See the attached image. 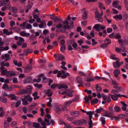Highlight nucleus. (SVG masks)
<instances>
[{"label":"nucleus","instance_id":"14","mask_svg":"<svg viewBox=\"0 0 128 128\" xmlns=\"http://www.w3.org/2000/svg\"><path fill=\"white\" fill-rule=\"evenodd\" d=\"M106 27L105 26H103L100 24H96V30L98 31H99L100 29L103 30Z\"/></svg>","mask_w":128,"mask_h":128},{"label":"nucleus","instance_id":"23","mask_svg":"<svg viewBox=\"0 0 128 128\" xmlns=\"http://www.w3.org/2000/svg\"><path fill=\"white\" fill-rule=\"evenodd\" d=\"M73 124L76 125H82L81 120H75L73 122Z\"/></svg>","mask_w":128,"mask_h":128},{"label":"nucleus","instance_id":"31","mask_svg":"<svg viewBox=\"0 0 128 128\" xmlns=\"http://www.w3.org/2000/svg\"><path fill=\"white\" fill-rule=\"evenodd\" d=\"M0 101L2 102L6 103L7 102L8 100L6 98L0 96Z\"/></svg>","mask_w":128,"mask_h":128},{"label":"nucleus","instance_id":"57","mask_svg":"<svg viewBox=\"0 0 128 128\" xmlns=\"http://www.w3.org/2000/svg\"><path fill=\"white\" fill-rule=\"evenodd\" d=\"M80 76H86V75L85 74H84V73L83 72H81V71H80L78 72Z\"/></svg>","mask_w":128,"mask_h":128},{"label":"nucleus","instance_id":"36","mask_svg":"<svg viewBox=\"0 0 128 128\" xmlns=\"http://www.w3.org/2000/svg\"><path fill=\"white\" fill-rule=\"evenodd\" d=\"M33 126L36 128H39L40 126V124L39 123L34 122L33 123Z\"/></svg>","mask_w":128,"mask_h":128},{"label":"nucleus","instance_id":"37","mask_svg":"<svg viewBox=\"0 0 128 128\" xmlns=\"http://www.w3.org/2000/svg\"><path fill=\"white\" fill-rule=\"evenodd\" d=\"M22 101L23 102L22 104L24 105H27L28 104V102L26 100L25 98H23Z\"/></svg>","mask_w":128,"mask_h":128},{"label":"nucleus","instance_id":"60","mask_svg":"<svg viewBox=\"0 0 128 128\" xmlns=\"http://www.w3.org/2000/svg\"><path fill=\"white\" fill-rule=\"evenodd\" d=\"M128 17V15L126 13L123 16L124 20H125V21H126V19Z\"/></svg>","mask_w":128,"mask_h":128},{"label":"nucleus","instance_id":"7","mask_svg":"<svg viewBox=\"0 0 128 128\" xmlns=\"http://www.w3.org/2000/svg\"><path fill=\"white\" fill-rule=\"evenodd\" d=\"M104 41L105 42H107L106 43H105L101 45V47L102 48H105L107 46L111 43L110 40L108 39H106Z\"/></svg>","mask_w":128,"mask_h":128},{"label":"nucleus","instance_id":"28","mask_svg":"<svg viewBox=\"0 0 128 128\" xmlns=\"http://www.w3.org/2000/svg\"><path fill=\"white\" fill-rule=\"evenodd\" d=\"M114 18L116 20H121L122 19V15L121 14L119 15H116L114 16Z\"/></svg>","mask_w":128,"mask_h":128},{"label":"nucleus","instance_id":"18","mask_svg":"<svg viewBox=\"0 0 128 128\" xmlns=\"http://www.w3.org/2000/svg\"><path fill=\"white\" fill-rule=\"evenodd\" d=\"M57 57L58 59L56 60L57 61L62 60L64 59V56L60 54H58V55Z\"/></svg>","mask_w":128,"mask_h":128},{"label":"nucleus","instance_id":"22","mask_svg":"<svg viewBox=\"0 0 128 128\" xmlns=\"http://www.w3.org/2000/svg\"><path fill=\"white\" fill-rule=\"evenodd\" d=\"M98 5L99 8L101 9V10L102 9L104 10L106 9V8L104 6L103 3L100 2H98Z\"/></svg>","mask_w":128,"mask_h":128},{"label":"nucleus","instance_id":"53","mask_svg":"<svg viewBox=\"0 0 128 128\" xmlns=\"http://www.w3.org/2000/svg\"><path fill=\"white\" fill-rule=\"evenodd\" d=\"M65 49V46L64 45H62L60 48V50L62 52H64Z\"/></svg>","mask_w":128,"mask_h":128},{"label":"nucleus","instance_id":"13","mask_svg":"<svg viewBox=\"0 0 128 128\" xmlns=\"http://www.w3.org/2000/svg\"><path fill=\"white\" fill-rule=\"evenodd\" d=\"M32 65L31 64L28 65L25 68L24 71L25 72H29L32 69Z\"/></svg>","mask_w":128,"mask_h":128},{"label":"nucleus","instance_id":"20","mask_svg":"<svg viewBox=\"0 0 128 128\" xmlns=\"http://www.w3.org/2000/svg\"><path fill=\"white\" fill-rule=\"evenodd\" d=\"M19 38V41L17 42V44L18 45L20 46L21 45V43L24 42V38L22 37H20Z\"/></svg>","mask_w":128,"mask_h":128},{"label":"nucleus","instance_id":"3","mask_svg":"<svg viewBox=\"0 0 128 128\" xmlns=\"http://www.w3.org/2000/svg\"><path fill=\"white\" fill-rule=\"evenodd\" d=\"M103 14V12L102 11L100 14L98 11L96 10V20L98 22H101L103 21V18H102Z\"/></svg>","mask_w":128,"mask_h":128},{"label":"nucleus","instance_id":"44","mask_svg":"<svg viewBox=\"0 0 128 128\" xmlns=\"http://www.w3.org/2000/svg\"><path fill=\"white\" fill-rule=\"evenodd\" d=\"M25 28L27 29H31L32 26L30 24H28L26 25Z\"/></svg>","mask_w":128,"mask_h":128},{"label":"nucleus","instance_id":"16","mask_svg":"<svg viewBox=\"0 0 128 128\" xmlns=\"http://www.w3.org/2000/svg\"><path fill=\"white\" fill-rule=\"evenodd\" d=\"M57 87L58 89H61L62 88L66 89L68 88V86L65 84H58Z\"/></svg>","mask_w":128,"mask_h":128},{"label":"nucleus","instance_id":"4","mask_svg":"<svg viewBox=\"0 0 128 128\" xmlns=\"http://www.w3.org/2000/svg\"><path fill=\"white\" fill-rule=\"evenodd\" d=\"M111 96V94H109L107 96L104 94L102 95L103 100L108 103L110 102L111 100L110 98Z\"/></svg>","mask_w":128,"mask_h":128},{"label":"nucleus","instance_id":"64","mask_svg":"<svg viewBox=\"0 0 128 128\" xmlns=\"http://www.w3.org/2000/svg\"><path fill=\"white\" fill-rule=\"evenodd\" d=\"M58 84H52L51 86V88L54 89V88L56 87H57Z\"/></svg>","mask_w":128,"mask_h":128},{"label":"nucleus","instance_id":"58","mask_svg":"<svg viewBox=\"0 0 128 128\" xmlns=\"http://www.w3.org/2000/svg\"><path fill=\"white\" fill-rule=\"evenodd\" d=\"M61 20V18H60L57 17L55 16L53 20H54L55 22L58 21H59Z\"/></svg>","mask_w":128,"mask_h":128},{"label":"nucleus","instance_id":"48","mask_svg":"<svg viewBox=\"0 0 128 128\" xmlns=\"http://www.w3.org/2000/svg\"><path fill=\"white\" fill-rule=\"evenodd\" d=\"M6 4V2L4 0H3L0 1V7L4 6Z\"/></svg>","mask_w":128,"mask_h":128},{"label":"nucleus","instance_id":"33","mask_svg":"<svg viewBox=\"0 0 128 128\" xmlns=\"http://www.w3.org/2000/svg\"><path fill=\"white\" fill-rule=\"evenodd\" d=\"M95 78H86L85 80L88 82H91L94 80Z\"/></svg>","mask_w":128,"mask_h":128},{"label":"nucleus","instance_id":"5","mask_svg":"<svg viewBox=\"0 0 128 128\" xmlns=\"http://www.w3.org/2000/svg\"><path fill=\"white\" fill-rule=\"evenodd\" d=\"M41 124L43 126H46L47 125H50V122L49 120L47 118H45L44 120V121L41 123Z\"/></svg>","mask_w":128,"mask_h":128},{"label":"nucleus","instance_id":"61","mask_svg":"<svg viewBox=\"0 0 128 128\" xmlns=\"http://www.w3.org/2000/svg\"><path fill=\"white\" fill-rule=\"evenodd\" d=\"M72 46L74 49H76V48L77 47V44L76 42L74 43L72 45Z\"/></svg>","mask_w":128,"mask_h":128},{"label":"nucleus","instance_id":"6","mask_svg":"<svg viewBox=\"0 0 128 128\" xmlns=\"http://www.w3.org/2000/svg\"><path fill=\"white\" fill-rule=\"evenodd\" d=\"M119 2L118 0H114L113 1L112 4V6L115 8H118V9L121 10V6H118V3Z\"/></svg>","mask_w":128,"mask_h":128},{"label":"nucleus","instance_id":"8","mask_svg":"<svg viewBox=\"0 0 128 128\" xmlns=\"http://www.w3.org/2000/svg\"><path fill=\"white\" fill-rule=\"evenodd\" d=\"M2 59L5 58L4 60V61H5L9 60L11 58L10 55L8 54L2 55Z\"/></svg>","mask_w":128,"mask_h":128},{"label":"nucleus","instance_id":"29","mask_svg":"<svg viewBox=\"0 0 128 128\" xmlns=\"http://www.w3.org/2000/svg\"><path fill=\"white\" fill-rule=\"evenodd\" d=\"M72 102V100L66 101L64 103V106L65 107H68L71 104Z\"/></svg>","mask_w":128,"mask_h":128},{"label":"nucleus","instance_id":"15","mask_svg":"<svg viewBox=\"0 0 128 128\" xmlns=\"http://www.w3.org/2000/svg\"><path fill=\"white\" fill-rule=\"evenodd\" d=\"M86 114L87 115L89 116V119H90L89 122L91 121L92 122V115L94 114V112L93 111L87 112Z\"/></svg>","mask_w":128,"mask_h":128},{"label":"nucleus","instance_id":"55","mask_svg":"<svg viewBox=\"0 0 128 128\" xmlns=\"http://www.w3.org/2000/svg\"><path fill=\"white\" fill-rule=\"evenodd\" d=\"M79 96H76V97L73 99L72 100V102H77L78 100Z\"/></svg>","mask_w":128,"mask_h":128},{"label":"nucleus","instance_id":"54","mask_svg":"<svg viewBox=\"0 0 128 128\" xmlns=\"http://www.w3.org/2000/svg\"><path fill=\"white\" fill-rule=\"evenodd\" d=\"M125 116H126L125 114H120L118 115L119 118L122 119L124 118V117Z\"/></svg>","mask_w":128,"mask_h":128},{"label":"nucleus","instance_id":"43","mask_svg":"<svg viewBox=\"0 0 128 128\" xmlns=\"http://www.w3.org/2000/svg\"><path fill=\"white\" fill-rule=\"evenodd\" d=\"M84 12L83 14V18L82 19L84 20L86 19L87 18V13L85 11H84Z\"/></svg>","mask_w":128,"mask_h":128},{"label":"nucleus","instance_id":"11","mask_svg":"<svg viewBox=\"0 0 128 128\" xmlns=\"http://www.w3.org/2000/svg\"><path fill=\"white\" fill-rule=\"evenodd\" d=\"M32 77L30 76L29 78L25 79L23 80V83L24 84L29 83L32 82Z\"/></svg>","mask_w":128,"mask_h":128},{"label":"nucleus","instance_id":"45","mask_svg":"<svg viewBox=\"0 0 128 128\" xmlns=\"http://www.w3.org/2000/svg\"><path fill=\"white\" fill-rule=\"evenodd\" d=\"M9 97H11V99L12 100H15L16 98V97L15 95L13 94H10Z\"/></svg>","mask_w":128,"mask_h":128},{"label":"nucleus","instance_id":"52","mask_svg":"<svg viewBox=\"0 0 128 128\" xmlns=\"http://www.w3.org/2000/svg\"><path fill=\"white\" fill-rule=\"evenodd\" d=\"M8 70H4L1 72L2 74L4 75H6V74L8 73Z\"/></svg>","mask_w":128,"mask_h":128},{"label":"nucleus","instance_id":"49","mask_svg":"<svg viewBox=\"0 0 128 128\" xmlns=\"http://www.w3.org/2000/svg\"><path fill=\"white\" fill-rule=\"evenodd\" d=\"M34 86L38 88H40L42 86V84H39L37 83L34 84Z\"/></svg>","mask_w":128,"mask_h":128},{"label":"nucleus","instance_id":"39","mask_svg":"<svg viewBox=\"0 0 128 128\" xmlns=\"http://www.w3.org/2000/svg\"><path fill=\"white\" fill-rule=\"evenodd\" d=\"M121 110L120 107L116 106L114 107V111L116 112H118Z\"/></svg>","mask_w":128,"mask_h":128},{"label":"nucleus","instance_id":"10","mask_svg":"<svg viewBox=\"0 0 128 128\" xmlns=\"http://www.w3.org/2000/svg\"><path fill=\"white\" fill-rule=\"evenodd\" d=\"M20 34L21 36L24 37H28L30 36V33H27L25 30L21 32Z\"/></svg>","mask_w":128,"mask_h":128},{"label":"nucleus","instance_id":"25","mask_svg":"<svg viewBox=\"0 0 128 128\" xmlns=\"http://www.w3.org/2000/svg\"><path fill=\"white\" fill-rule=\"evenodd\" d=\"M45 92L46 94L48 95V96H51L52 94L51 89H48L46 90Z\"/></svg>","mask_w":128,"mask_h":128},{"label":"nucleus","instance_id":"46","mask_svg":"<svg viewBox=\"0 0 128 128\" xmlns=\"http://www.w3.org/2000/svg\"><path fill=\"white\" fill-rule=\"evenodd\" d=\"M74 41L72 40H70L68 41V45H72L74 42Z\"/></svg>","mask_w":128,"mask_h":128},{"label":"nucleus","instance_id":"2","mask_svg":"<svg viewBox=\"0 0 128 128\" xmlns=\"http://www.w3.org/2000/svg\"><path fill=\"white\" fill-rule=\"evenodd\" d=\"M104 112L105 114L104 115H103L104 116L110 118H118L117 116H112V115L113 114L112 112H109L107 110H105L104 111Z\"/></svg>","mask_w":128,"mask_h":128},{"label":"nucleus","instance_id":"51","mask_svg":"<svg viewBox=\"0 0 128 128\" xmlns=\"http://www.w3.org/2000/svg\"><path fill=\"white\" fill-rule=\"evenodd\" d=\"M112 0H105V3L108 5H110L111 3Z\"/></svg>","mask_w":128,"mask_h":128},{"label":"nucleus","instance_id":"27","mask_svg":"<svg viewBox=\"0 0 128 128\" xmlns=\"http://www.w3.org/2000/svg\"><path fill=\"white\" fill-rule=\"evenodd\" d=\"M76 80L78 83L80 84H83L84 83L82 82V78L80 77H77L76 78Z\"/></svg>","mask_w":128,"mask_h":128},{"label":"nucleus","instance_id":"17","mask_svg":"<svg viewBox=\"0 0 128 128\" xmlns=\"http://www.w3.org/2000/svg\"><path fill=\"white\" fill-rule=\"evenodd\" d=\"M70 114L71 115L75 117L78 116L80 115V112L77 111L71 112Z\"/></svg>","mask_w":128,"mask_h":128},{"label":"nucleus","instance_id":"35","mask_svg":"<svg viewBox=\"0 0 128 128\" xmlns=\"http://www.w3.org/2000/svg\"><path fill=\"white\" fill-rule=\"evenodd\" d=\"M8 84H4L2 87L3 89L7 91L8 89Z\"/></svg>","mask_w":128,"mask_h":128},{"label":"nucleus","instance_id":"12","mask_svg":"<svg viewBox=\"0 0 128 128\" xmlns=\"http://www.w3.org/2000/svg\"><path fill=\"white\" fill-rule=\"evenodd\" d=\"M16 75H17V73L16 72L14 71H10L8 72L6 76H15Z\"/></svg>","mask_w":128,"mask_h":128},{"label":"nucleus","instance_id":"50","mask_svg":"<svg viewBox=\"0 0 128 128\" xmlns=\"http://www.w3.org/2000/svg\"><path fill=\"white\" fill-rule=\"evenodd\" d=\"M103 110V108L102 107H100L99 108L96 109V113H100Z\"/></svg>","mask_w":128,"mask_h":128},{"label":"nucleus","instance_id":"26","mask_svg":"<svg viewBox=\"0 0 128 128\" xmlns=\"http://www.w3.org/2000/svg\"><path fill=\"white\" fill-rule=\"evenodd\" d=\"M114 76L117 77L120 74V70H114Z\"/></svg>","mask_w":128,"mask_h":128},{"label":"nucleus","instance_id":"1","mask_svg":"<svg viewBox=\"0 0 128 128\" xmlns=\"http://www.w3.org/2000/svg\"><path fill=\"white\" fill-rule=\"evenodd\" d=\"M58 72L57 75V76L58 77H59L61 76L62 78H66L67 76L69 75V74L68 73H65V72L63 70L58 71V70H56L53 72V73L54 74H56Z\"/></svg>","mask_w":128,"mask_h":128},{"label":"nucleus","instance_id":"9","mask_svg":"<svg viewBox=\"0 0 128 128\" xmlns=\"http://www.w3.org/2000/svg\"><path fill=\"white\" fill-rule=\"evenodd\" d=\"M121 96V95L120 94H115L113 95L111 94V97L113 100L116 101L118 100V97H120Z\"/></svg>","mask_w":128,"mask_h":128},{"label":"nucleus","instance_id":"47","mask_svg":"<svg viewBox=\"0 0 128 128\" xmlns=\"http://www.w3.org/2000/svg\"><path fill=\"white\" fill-rule=\"evenodd\" d=\"M40 80L41 78H40V77H39L38 79H36V78H34L33 80V81L34 82H40Z\"/></svg>","mask_w":128,"mask_h":128},{"label":"nucleus","instance_id":"41","mask_svg":"<svg viewBox=\"0 0 128 128\" xmlns=\"http://www.w3.org/2000/svg\"><path fill=\"white\" fill-rule=\"evenodd\" d=\"M10 9L12 10L14 13H16L17 12V10L16 8L10 6Z\"/></svg>","mask_w":128,"mask_h":128},{"label":"nucleus","instance_id":"19","mask_svg":"<svg viewBox=\"0 0 128 128\" xmlns=\"http://www.w3.org/2000/svg\"><path fill=\"white\" fill-rule=\"evenodd\" d=\"M113 65L115 68H118L120 66V62L118 61H116V62H114L113 63Z\"/></svg>","mask_w":128,"mask_h":128},{"label":"nucleus","instance_id":"62","mask_svg":"<svg viewBox=\"0 0 128 128\" xmlns=\"http://www.w3.org/2000/svg\"><path fill=\"white\" fill-rule=\"evenodd\" d=\"M12 81L14 83H16L18 82L17 78H13L12 80Z\"/></svg>","mask_w":128,"mask_h":128},{"label":"nucleus","instance_id":"56","mask_svg":"<svg viewBox=\"0 0 128 128\" xmlns=\"http://www.w3.org/2000/svg\"><path fill=\"white\" fill-rule=\"evenodd\" d=\"M110 58L111 59L114 60H116L117 59H118V58L114 57V56L113 55H112L111 56H110Z\"/></svg>","mask_w":128,"mask_h":128},{"label":"nucleus","instance_id":"38","mask_svg":"<svg viewBox=\"0 0 128 128\" xmlns=\"http://www.w3.org/2000/svg\"><path fill=\"white\" fill-rule=\"evenodd\" d=\"M100 121L102 123L103 125L105 124L106 122L105 118L104 117H102L100 119Z\"/></svg>","mask_w":128,"mask_h":128},{"label":"nucleus","instance_id":"32","mask_svg":"<svg viewBox=\"0 0 128 128\" xmlns=\"http://www.w3.org/2000/svg\"><path fill=\"white\" fill-rule=\"evenodd\" d=\"M49 101L47 103V106L49 107H52L51 102L52 101V99L51 98H49Z\"/></svg>","mask_w":128,"mask_h":128},{"label":"nucleus","instance_id":"34","mask_svg":"<svg viewBox=\"0 0 128 128\" xmlns=\"http://www.w3.org/2000/svg\"><path fill=\"white\" fill-rule=\"evenodd\" d=\"M68 92H70V93H67L68 96L70 97H72L73 96V95L72 93L74 92V91L72 90H68Z\"/></svg>","mask_w":128,"mask_h":128},{"label":"nucleus","instance_id":"30","mask_svg":"<svg viewBox=\"0 0 128 128\" xmlns=\"http://www.w3.org/2000/svg\"><path fill=\"white\" fill-rule=\"evenodd\" d=\"M5 114V112L3 111V108L2 107H0V116L2 117L4 116Z\"/></svg>","mask_w":128,"mask_h":128},{"label":"nucleus","instance_id":"63","mask_svg":"<svg viewBox=\"0 0 128 128\" xmlns=\"http://www.w3.org/2000/svg\"><path fill=\"white\" fill-rule=\"evenodd\" d=\"M91 103L92 104H96V98H94L91 101Z\"/></svg>","mask_w":128,"mask_h":128},{"label":"nucleus","instance_id":"42","mask_svg":"<svg viewBox=\"0 0 128 128\" xmlns=\"http://www.w3.org/2000/svg\"><path fill=\"white\" fill-rule=\"evenodd\" d=\"M21 104V101L20 100L16 102H14L13 104H15V106L16 107H18Z\"/></svg>","mask_w":128,"mask_h":128},{"label":"nucleus","instance_id":"24","mask_svg":"<svg viewBox=\"0 0 128 128\" xmlns=\"http://www.w3.org/2000/svg\"><path fill=\"white\" fill-rule=\"evenodd\" d=\"M4 33L6 34L7 35H9L12 33V32L10 31L9 32L8 30L6 29H4L3 30Z\"/></svg>","mask_w":128,"mask_h":128},{"label":"nucleus","instance_id":"59","mask_svg":"<svg viewBox=\"0 0 128 128\" xmlns=\"http://www.w3.org/2000/svg\"><path fill=\"white\" fill-rule=\"evenodd\" d=\"M33 5V3H31L28 6H26V8L28 9V10H30L32 8Z\"/></svg>","mask_w":128,"mask_h":128},{"label":"nucleus","instance_id":"40","mask_svg":"<svg viewBox=\"0 0 128 128\" xmlns=\"http://www.w3.org/2000/svg\"><path fill=\"white\" fill-rule=\"evenodd\" d=\"M4 123V128H9L10 126L9 123H8L6 121H5Z\"/></svg>","mask_w":128,"mask_h":128},{"label":"nucleus","instance_id":"21","mask_svg":"<svg viewBox=\"0 0 128 128\" xmlns=\"http://www.w3.org/2000/svg\"><path fill=\"white\" fill-rule=\"evenodd\" d=\"M92 96L91 95H88L86 96L84 98L85 102L87 103L89 102L90 100L92 98Z\"/></svg>","mask_w":128,"mask_h":128}]
</instances>
